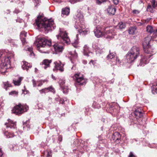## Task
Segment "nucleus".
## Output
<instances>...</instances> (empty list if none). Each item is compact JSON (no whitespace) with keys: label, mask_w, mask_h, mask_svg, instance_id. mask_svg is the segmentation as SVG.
I'll use <instances>...</instances> for the list:
<instances>
[{"label":"nucleus","mask_w":157,"mask_h":157,"mask_svg":"<svg viewBox=\"0 0 157 157\" xmlns=\"http://www.w3.org/2000/svg\"><path fill=\"white\" fill-rule=\"evenodd\" d=\"M36 23L38 28H44L47 33L52 30V28L54 29V21L45 18L42 14H39L38 16Z\"/></svg>","instance_id":"nucleus-1"},{"label":"nucleus","mask_w":157,"mask_h":157,"mask_svg":"<svg viewBox=\"0 0 157 157\" xmlns=\"http://www.w3.org/2000/svg\"><path fill=\"white\" fill-rule=\"evenodd\" d=\"M140 55V48L136 46H133L125 56L127 62L128 63L133 62Z\"/></svg>","instance_id":"nucleus-2"},{"label":"nucleus","mask_w":157,"mask_h":157,"mask_svg":"<svg viewBox=\"0 0 157 157\" xmlns=\"http://www.w3.org/2000/svg\"><path fill=\"white\" fill-rule=\"evenodd\" d=\"M29 109V107L26 105L19 103L16 105L12 110V113L18 115H20L26 112Z\"/></svg>","instance_id":"nucleus-3"},{"label":"nucleus","mask_w":157,"mask_h":157,"mask_svg":"<svg viewBox=\"0 0 157 157\" xmlns=\"http://www.w3.org/2000/svg\"><path fill=\"white\" fill-rule=\"evenodd\" d=\"M39 43L40 46L39 48L40 52L42 53H48L47 51H43L42 48H43L49 47L52 44L51 40L44 38H40L39 39Z\"/></svg>","instance_id":"nucleus-4"},{"label":"nucleus","mask_w":157,"mask_h":157,"mask_svg":"<svg viewBox=\"0 0 157 157\" xmlns=\"http://www.w3.org/2000/svg\"><path fill=\"white\" fill-rule=\"evenodd\" d=\"M57 39L60 40L62 43L69 44L70 42V39L67 35V33L63 29H60V33L56 35Z\"/></svg>","instance_id":"nucleus-5"},{"label":"nucleus","mask_w":157,"mask_h":157,"mask_svg":"<svg viewBox=\"0 0 157 157\" xmlns=\"http://www.w3.org/2000/svg\"><path fill=\"white\" fill-rule=\"evenodd\" d=\"M13 53L9 52L7 53L6 56L2 61V65L3 66L5 69L9 68L10 67V60L11 58L14 56Z\"/></svg>","instance_id":"nucleus-6"},{"label":"nucleus","mask_w":157,"mask_h":157,"mask_svg":"<svg viewBox=\"0 0 157 157\" xmlns=\"http://www.w3.org/2000/svg\"><path fill=\"white\" fill-rule=\"evenodd\" d=\"M74 78L78 85H83L86 83V80L83 78V75L80 73L75 74L74 76Z\"/></svg>","instance_id":"nucleus-7"},{"label":"nucleus","mask_w":157,"mask_h":157,"mask_svg":"<svg viewBox=\"0 0 157 157\" xmlns=\"http://www.w3.org/2000/svg\"><path fill=\"white\" fill-rule=\"evenodd\" d=\"M55 64L54 68L53 69V71L54 72H56L58 70L60 72H63L64 70L63 66L65 65L64 63H62L60 61H55L54 62Z\"/></svg>","instance_id":"nucleus-8"},{"label":"nucleus","mask_w":157,"mask_h":157,"mask_svg":"<svg viewBox=\"0 0 157 157\" xmlns=\"http://www.w3.org/2000/svg\"><path fill=\"white\" fill-rule=\"evenodd\" d=\"M153 55H152L146 54L143 56H142L140 60V65L141 66H144V64L149 63L150 58Z\"/></svg>","instance_id":"nucleus-9"},{"label":"nucleus","mask_w":157,"mask_h":157,"mask_svg":"<svg viewBox=\"0 0 157 157\" xmlns=\"http://www.w3.org/2000/svg\"><path fill=\"white\" fill-rule=\"evenodd\" d=\"M8 123H6L5 124L6 125V127L7 128H10L11 129H13L15 132H16V122H13L10 119L8 120Z\"/></svg>","instance_id":"nucleus-10"},{"label":"nucleus","mask_w":157,"mask_h":157,"mask_svg":"<svg viewBox=\"0 0 157 157\" xmlns=\"http://www.w3.org/2000/svg\"><path fill=\"white\" fill-rule=\"evenodd\" d=\"M101 29L100 27L98 26L94 30L95 36L98 38L101 37L104 35V33L102 32Z\"/></svg>","instance_id":"nucleus-11"},{"label":"nucleus","mask_w":157,"mask_h":157,"mask_svg":"<svg viewBox=\"0 0 157 157\" xmlns=\"http://www.w3.org/2000/svg\"><path fill=\"white\" fill-rule=\"evenodd\" d=\"M40 94L43 93L46 94L48 92H51L53 93H55V90L54 88H53L52 86L48 88H45L39 90Z\"/></svg>","instance_id":"nucleus-12"},{"label":"nucleus","mask_w":157,"mask_h":157,"mask_svg":"<svg viewBox=\"0 0 157 157\" xmlns=\"http://www.w3.org/2000/svg\"><path fill=\"white\" fill-rule=\"evenodd\" d=\"M53 46L55 51L57 53L59 52H62L63 49V46L58 44H55L53 45Z\"/></svg>","instance_id":"nucleus-13"},{"label":"nucleus","mask_w":157,"mask_h":157,"mask_svg":"<svg viewBox=\"0 0 157 157\" xmlns=\"http://www.w3.org/2000/svg\"><path fill=\"white\" fill-rule=\"evenodd\" d=\"M52 60H49L47 59H45L40 64L42 67L46 69L47 67H49L50 64L52 62Z\"/></svg>","instance_id":"nucleus-14"},{"label":"nucleus","mask_w":157,"mask_h":157,"mask_svg":"<svg viewBox=\"0 0 157 157\" xmlns=\"http://www.w3.org/2000/svg\"><path fill=\"white\" fill-rule=\"evenodd\" d=\"M143 48L145 52L147 53L146 54L149 55V54H150V55H151L152 53L154 52V50L150 45L148 46L147 47H146V48ZM152 54L153 55V54Z\"/></svg>","instance_id":"nucleus-15"},{"label":"nucleus","mask_w":157,"mask_h":157,"mask_svg":"<svg viewBox=\"0 0 157 157\" xmlns=\"http://www.w3.org/2000/svg\"><path fill=\"white\" fill-rule=\"evenodd\" d=\"M107 10L109 14L114 15L116 11V9L114 5H110L109 6Z\"/></svg>","instance_id":"nucleus-16"},{"label":"nucleus","mask_w":157,"mask_h":157,"mask_svg":"<svg viewBox=\"0 0 157 157\" xmlns=\"http://www.w3.org/2000/svg\"><path fill=\"white\" fill-rule=\"evenodd\" d=\"M121 138V135L120 133L117 132H115L114 133L112 137V139L114 141L117 142L120 140Z\"/></svg>","instance_id":"nucleus-17"},{"label":"nucleus","mask_w":157,"mask_h":157,"mask_svg":"<svg viewBox=\"0 0 157 157\" xmlns=\"http://www.w3.org/2000/svg\"><path fill=\"white\" fill-rule=\"evenodd\" d=\"M69 53L70 55V57L71 58V62L72 63H73L72 59H77L78 58V54L76 52L75 50L74 51L70 52H69Z\"/></svg>","instance_id":"nucleus-18"},{"label":"nucleus","mask_w":157,"mask_h":157,"mask_svg":"<svg viewBox=\"0 0 157 157\" xmlns=\"http://www.w3.org/2000/svg\"><path fill=\"white\" fill-rule=\"evenodd\" d=\"M96 52L97 54H100L103 52V48L99 44H97L94 47Z\"/></svg>","instance_id":"nucleus-19"},{"label":"nucleus","mask_w":157,"mask_h":157,"mask_svg":"<svg viewBox=\"0 0 157 157\" xmlns=\"http://www.w3.org/2000/svg\"><path fill=\"white\" fill-rule=\"evenodd\" d=\"M151 38L149 36H147L144 39L143 43V48H146V47H147L148 46L150 45L149 44V42Z\"/></svg>","instance_id":"nucleus-20"},{"label":"nucleus","mask_w":157,"mask_h":157,"mask_svg":"<svg viewBox=\"0 0 157 157\" xmlns=\"http://www.w3.org/2000/svg\"><path fill=\"white\" fill-rule=\"evenodd\" d=\"M134 114L137 118L141 117L143 116V113L141 109H138L134 112Z\"/></svg>","instance_id":"nucleus-21"},{"label":"nucleus","mask_w":157,"mask_h":157,"mask_svg":"<svg viewBox=\"0 0 157 157\" xmlns=\"http://www.w3.org/2000/svg\"><path fill=\"white\" fill-rule=\"evenodd\" d=\"M27 33H26L25 31H22L20 35V39L22 44H24L25 42V37H26Z\"/></svg>","instance_id":"nucleus-22"},{"label":"nucleus","mask_w":157,"mask_h":157,"mask_svg":"<svg viewBox=\"0 0 157 157\" xmlns=\"http://www.w3.org/2000/svg\"><path fill=\"white\" fill-rule=\"evenodd\" d=\"M83 54L84 55L87 56H90L89 54L90 53L92 54V52H90L89 50V47L86 45H85L83 47Z\"/></svg>","instance_id":"nucleus-23"},{"label":"nucleus","mask_w":157,"mask_h":157,"mask_svg":"<svg viewBox=\"0 0 157 157\" xmlns=\"http://www.w3.org/2000/svg\"><path fill=\"white\" fill-rule=\"evenodd\" d=\"M32 67V65L30 63H28L27 62H24L22 66V67L23 70L26 69L28 71L29 68H31Z\"/></svg>","instance_id":"nucleus-24"},{"label":"nucleus","mask_w":157,"mask_h":157,"mask_svg":"<svg viewBox=\"0 0 157 157\" xmlns=\"http://www.w3.org/2000/svg\"><path fill=\"white\" fill-rule=\"evenodd\" d=\"M23 79V77H19L18 79L17 80H13V83L15 85H20Z\"/></svg>","instance_id":"nucleus-25"},{"label":"nucleus","mask_w":157,"mask_h":157,"mask_svg":"<svg viewBox=\"0 0 157 157\" xmlns=\"http://www.w3.org/2000/svg\"><path fill=\"white\" fill-rule=\"evenodd\" d=\"M136 27H131L128 30V33L130 34H134L136 33Z\"/></svg>","instance_id":"nucleus-26"},{"label":"nucleus","mask_w":157,"mask_h":157,"mask_svg":"<svg viewBox=\"0 0 157 157\" xmlns=\"http://www.w3.org/2000/svg\"><path fill=\"white\" fill-rule=\"evenodd\" d=\"M70 13V9L68 8H65L62 9V13L63 15H68Z\"/></svg>","instance_id":"nucleus-27"},{"label":"nucleus","mask_w":157,"mask_h":157,"mask_svg":"<svg viewBox=\"0 0 157 157\" xmlns=\"http://www.w3.org/2000/svg\"><path fill=\"white\" fill-rule=\"evenodd\" d=\"M109 54L107 56V59H113L116 56V53L114 52L111 53L110 51H109Z\"/></svg>","instance_id":"nucleus-28"},{"label":"nucleus","mask_w":157,"mask_h":157,"mask_svg":"<svg viewBox=\"0 0 157 157\" xmlns=\"http://www.w3.org/2000/svg\"><path fill=\"white\" fill-rule=\"evenodd\" d=\"M152 92L153 94H155L157 93V83L156 84L153 85L151 87Z\"/></svg>","instance_id":"nucleus-29"},{"label":"nucleus","mask_w":157,"mask_h":157,"mask_svg":"<svg viewBox=\"0 0 157 157\" xmlns=\"http://www.w3.org/2000/svg\"><path fill=\"white\" fill-rule=\"evenodd\" d=\"M147 31L150 33H154V30L152 26L148 25L146 27Z\"/></svg>","instance_id":"nucleus-30"},{"label":"nucleus","mask_w":157,"mask_h":157,"mask_svg":"<svg viewBox=\"0 0 157 157\" xmlns=\"http://www.w3.org/2000/svg\"><path fill=\"white\" fill-rule=\"evenodd\" d=\"M117 26L120 29H122L125 28L126 25L124 23L121 22L118 24Z\"/></svg>","instance_id":"nucleus-31"},{"label":"nucleus","mask_w":157,"mask_h":157,"mask_svg":"<svg viewBox=\"0 0 157 157\" xmlns=\"http://www.w3.org/2000/svg\"><path fill=\"white\" fill-rule=\"evenodd\" d=\"M63 90V92L64 94L67 93L69 90V89L67 88V86H63L60 87Z\"/></svg>","instance_id":"nucleus-32"},{"label":"nucleus","mask_w":157,"mask_h":157,"mask_svg":"<svg viewBox=\"0 0 157 157\" xmlns=\"http://www.w3.org/2000/svg\"><path fill=\"white\" fill-rule=\"evenodd\" d=\"M60 87L64 86V84L65 83V81L63 79H60L59 81Z\"/></svg>","instance_id":"nucleus-33"},{"label":"nucleus","mask_w":157,"mask_h":157,"mask_svg":"<svg viewBox=\"0 0 157 157\" xmlns=\"http://www.w3.org/2000/svg\"><path fill=\"white\" fill-rule=\"evenodd\" d=\"M4 88L6 89V90L8 89V87L11 86V84H10L8 81L6 82H4Z\"/></svg>","instance_id":"nucleus-34"},{"label":"nucleus","mask_w":157,"mask_h":157,"mask_svg":"<svg viewBox=\"0 0 157 157\" xmlns=\"http://www.w3.org/2000/svg\"><path fill=\"white\" fill-rule=\"evenodd\" d=\"M147 11H149L151 13H153V8L151 6V5H149L147 7Z\"/></svg>","instance_id":"nucleus-35"},{"label":"nucleus","mask_w":157,"mask_h":157,"mask_svg":"<svg viewBox=\"0 0 157 157\" xmlns=\"http://www.w3.org/2000/svg\"><path fill=\"white\" fill-rule=\"evenodd\" d=\"M29 121H26L24 123L23 125V128L25 126H26L28 128H29L30 127V126L29 124Z\"/></svg>","instance_id":"nucleus-36"},{"label":"nucleus","mask_w":157,"mask_h":157,"mask_svg":"<svg viewBox=\"0 0 157 157\" xmlns=\"http://www.w3.org/2000/svg\"><path fill=\"white\" fill-rule=\"evenodd\" d=\"M77 17L79 20L82 19L83 16L82 14L80 13H78L76 15Z\"/></svg>","instance_id":"nucleus-37"},{"label":"nucleus","mask_w":157,"mask_h":157,"mask_svg":"<svg viewBox=\"0 0 157 157\" xmlns=\"http://www.w3.org/2000/svg\"><path fill=\"white\" fill-rule=\"evenodd\" d=\"M27 50L30 52V55L33 56L34 55V53L33 51V48L32 47H29L27 48Z\"/></svg>","instance_id":"nucleus-38"},{"label":"nucleus","mask_w":157,"mask_h":157,"mask_svg":"<svg viewBox=\"0 0 157 157\" xmlns=\"http://www.w3.org/2000/svg\"><path fill=\"white\" fill-rule=\"evenodd\" d=\"M18 94V92L15 91H12L9 93V94L13 95V96H16Z\"/></svg>","instance_id":"nucleus-39"},{"label":"nucleus","mask_w":157,"mask_h":157,"mask_svg":"<svg viewBox=\"0 0 157 157\" xmlns=\"http://www.w3.org/2000/svg\"><path fill=\"white\" fill-rule=\"evenodd\" d=\"M32 82L33 83V85L34 87H35L36 86L37 83H38V81H36L34 79L32 80Z\"/></svg>","instance_id":"nucleus-40"},{"label":"nucleus","mask_w":157,"mask_h":157,"mask_svg":"<svg viewBox=\"0 0 157 157\" xmlns=\"http://www.w3.org/2000/svg\"><path fill=\"white\" fill-rule=\"evenodd\" d=\"M106 0H97L96 3L98 4H101L102 3L105 2Z\"/></svg>","instance_id":"nucleus-41"},{"label":"nucleus","mask_w":157,"mask_h":157,"mask_svg":"<svg viewBox=\"0 0 157 157\" xmlns=\"http://www.w3.org/2000/svg\"><path fill=\"white\" fill-rule=\"evenodd\" d=\"M152 3V7L154 9L156 7V5L155 4V0H152V2H151Z\"/></svg>","instance_id":"nucleus-42"},{"label":"nucleus","mask_w":157,"mask_h":157,"mask_svg":"<svg viewBox=\"0 0 157 157\" xmlns=\"http://www.w3.org/2000/svg\"><path fill=\"white\" fill-rule=\"evenodd\" d=\"M78 31L79 32V33H81L82 32H86V33H87L88 32H89V31L88 30L86 31L85 29H84V28H81V30H78Z\"/></svg>","instance_id":"nucleus-43"},{"label":"nucleus","mask_w":157,"mask_h":157,"mask_svg":"<svg viewBox=\"0 0 157 157\" xmlns=\"http://www.w3.org/2000/svg\"><path fill=\"white\" fill-rule=\"evenodd\" d=\"M113 30H112V29H109V30H108L105 33L106 34H111L113 33Z\"/></svg>","instance_id":"nucleus-44"},{"label":"nucleus","mask_w":157,"mask_h":157,"mask_svg":"<svg viewBox=\"0 0 157 157\" xmlns=\"http://www.w3.org/2000/svg\"><path fill=\"white\" fill-rule=\"evenodd\" d=\"M82 0H69V2H70L71 3L73 4L76 2H79Z\"/></svg>","instance_id":"nucleus-45"},{"label":"nucleus","mask_w":157,"mask_h":157,"mask_svg":"<svg viewBox=\"0 0 157 157\" xmlns=\"http://www.w3.org/2000/svg\"><path fill=\"white\" fill-rule=\"evenodd\" d=\"M47 157H52V152L51 151H49L47 152Z\"/></svg>","instance_id":"nucleus-46"},{"label":"nucleus","mask_w":157,"mask_h":157,"mask_svg":"<svg viewBox=\"0 0 157 157\" xmlns=\"http://www.w3.org/2000/svg\"><path fill=\"white\" fill-rule=\"evenodd\" d=\"M38 86H41L43 85V82L41 81H38Z\"/></svg>","instance_id":"nucleus-47"},{"label":"nucleus","mask_w":157,"mask_h":157,"mask_svg":"<svg viewBox=\"0 0 157 157\" xmlns=\"http://www.w3.org/2000/svg\"><path fill=\"white\" fill-rule=\"evenodd\" d=\"M132 12L133 13L135 14H138L139 13V12L136 10H133L132 11Z\"/></svg>","instance_id":"nucleus-48"},{"label":"nucleus","mask_w":157,"mask_h":157,"mask_svg":"<svg viewBox=\"0 0 157 157\" xmlns=\"http://www.w3.org/2000/svg\"><path fill=\"white\" fill-rule=\"evenodd\" d=\"M113 2L115 5H117L119 1L118 0H113Z\"/></svg>","instance_id":"nucleus-49"},{"label":"nucleus","mask_w":157,"mask_h":157,"mask_svg":"<svg viewBox=\"0 0 157 157\" xmlns=\"http://www.w3.org/2000/svg\"><path fill=\"white\" fill-rule=\"evenodd\" d=\"M20 12V11L17 9H16L14 11V13H19Z\"/></svg>","instance_id":"nucleus-50"},{"label":"nucleus","mask_w":157,"mask_h":157,"mask_svg":"<svg viewBox=\"0 0 157 157\" xmlns=\"http://www.w3.org/2000/svg\"><path fill=\"white\" fill-rule=\"evenodd\" d=\"M23 21V20L22 19H17L16 20V22H19V23H21Z\"/></svg>","instance_id":"nucleus-51"},{"label":"nucleus","mask_w":157,"mask_h":157,"mask_svg":"<svg viewBox=\"0 0 157 157\" xmlns=\"http://www.w3.org/2000/svg\"><path fill=\"white\" fill-rule=\"evenodd\" d=\"M3 155V153L0 148V157H2Z\"/></svg>","instance_id":"nucleus-52"},{"label":"nucleus","mask_w":157,"mask_h":157,"mask_svg":"<svg viewBox=\"0 0 157 157\" xmlns=\"http://www.w3.org/2000/svg\"><path fill=\"white\" fill-rule=\"evenodd\" d=\"M58 140L60 141H61L62 140V137L61 136H59L58 137Z\"/></svg>","instance_id":"nucleus-53"},{"label":"nucleus","mask_w":157,"mask_h":157,"mask_svg":"<svg viewBox=\"0 0 157 157\" xmlns=\"http://www.w3.org/2000/svg\"><path fill=\"white\" fill-rule=\"evenodd\" d=\"M133 156H134V155H133V153L131 152H130V153H129V155L128 156V157H133Z\"/></svg>","instance_id":"nucleus-54"},{"label":"nucleus","mask_w":157,"mask_h":157,"mask_svg":"<svg viewBox=\"0 0 157 157\" xmlns=\"http://www.w3.org/2000/svg\"><path fill=\"white\" fill-rule=\"evenodd\" d=\"M72 45L75 48H76L77 47V44L75 43L72 44Z\"/></svg>","instance_id":"nucleus-55"},{"label":"nucleus","mask_w":157,"mask_h":157,"mask_svg":"<svg viewBox=\"0 0 157 157\" xmlns=\"http://www.w3.org/2000/svg\"><path fill=\"white\" fill-rule=\"evenodd\" d=\"M7 133V132H4V135H6V138H10L11 137V136H8L7 135H6V133Z\"/></svg>","instance_id":"nucleus-56"},{"label":"nucleus","mask_w":157,"mask_h":157,"mask_svg":"<svg viewBox=\"0 0 157 157\" xmlns=\"http://www.w3.org/2000/svg\"><path fill=\"white\" fill-rule=\"evenodd\" d=\"M149 19H147L146 20H145V22H144V24H147L148 23V22L149 21Z\"/></svg>","instance_id":"nucleus-57"},{"label":"nucleus","mask_w":157,"mask_h":157,"mask_svg":"<svg viewBox=\"0 0 157 157\" xmlns=\"http://www.w3.org/2000/svg\"><path fill=\"white\" fill-rule=\"evenodd\" d=\"M154 35H157V28L155 30H154Z\"/></svg>","instance_id":"nucleus-58"},{"label":"nucleus","mask_w":157,"mask_h":157,"mask_svg":"<svg viewBox=\"0 0 157 157\" xmlns=\"http://www.w3.org/2000/svg\"><path fill=\"white\" fill-rule=\"evenodd\" d=\"M75 69H76V67H75V66H73V67H72L71 68V69L72 70H75Z\"/></svg>","instance_id":"nucleus-59"},{"label":"nucleus","mask_w":157,"mask_h":157,"mask_svg":"<svg viewBox=\"0 0 157 157\" xmlns=\"http://www.w3.org/2000/svg\"><path fill=\"white\" fill-rule=\"evenodd\" d=\"M106 38H108L111 39L112 38V36L111 35H109L106 37Z\"/></svg>","instance_id":"nucleus-60"},{"label":"nucleus","mask_w":157,"mask_h":157,"mask_svg":"<svg viewBox=\"0 0 157 157\" xmlns=\"http://www.w3.org/2000/svg\"><path fill=\"white\" fill-rule=\"evenodd\" d=\"M116 62H119V61H120V59H118V58H117V57H116Z\"/></svg>","instance_id":"nucleus-61"},{"label":"nucleus","mask_w":157,"mask_h":157,"mask_svg":"<svg viewBox=\"0 0 157 157\" xmlns=\"http://www.w3.org/2000/svg\"><path fill=\"white\" fill-rule=\"evenodd\" d=\"M83 62L84 64H86L87 63V62L86 60H84Z\"/></svg>","instance_id":"nucleus-62"},{"label":"nucleus","mask_w":157,"mask_h":157,"mask_svg":"<svg viewBox=\"0 0 157 157\" xmlns=\"http://www.w3.org/2000/svg\"><path fill=\"white\" fill-rule=\"evenodd\" d=\"M52 78L53 79H54V80H56V78H55V76H54L53 75H52Z\"/></svg>","instance_id":"nucleus-63"},{"label":"nucleus","mask_w":157,"mask_h":157,"mask_svg":"<svg viewBox=\"0 0 157 157\" xmlns=\"http://www.w3.org/2000/svg\"><path fill=\"white\" fill-rule=\"evenodd\" d=\"M94 61L93 60H91L90 61V63H91H91H93V64H94V63H94Z\"/></svg>","instance_id":"nucleus-64"}]
</instances>
